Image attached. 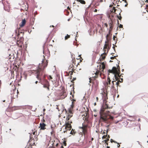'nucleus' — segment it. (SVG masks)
Masks as SVG:
<instances>
[{"instance_id": "obj_58", "label": "nucleus", "mask_w": 148, "mask_h": 148, "mask_svg": "<svg viewBox=\"0 0 148 148\" xmlns=\"http://www.w3.org/2000/svg\"><path fill=\"white\" fill-rule=\"evenodd\" d=\"M93 139H94L93 138H91V140H92H92H93Z\"/></svg>"}, {"instance_id": "obj_29", "label": "nucleus", "mask_w": 148, "mask_h": 148, "mask_svg": "<svg viewBox=\"0 0 148 148\" xmlns=\"http://www.w3.org/2000/svg\"><path fill=\"white\" fill-rule=\"evenodd\" d=\"M110 82H111V80H110V79H109V80L108 81V83H109V84H110Z\"/></svg>"}, {"instance_id": "obj_7", "label": "nucleus", "mask_w": 148, "mask_h": 148, "mask_svg": "<svg viewBox=\"0 0 148 148\" xmlns=\"http://www.w3.org/2000/svg\"><path fill=\"white\" fill-rule=\"evenodd\" d=\"M106 53L105 52L102 54L101 56V59L102 60H104L106 58Z\"/></svg>"}, {"instance_id": "obj_48", "label": "nucleus", "mask_w": 148, "mask_h": 148, "mask_svg": "<svg viewBox=\"0 0 148 148\" xmlns=\"http://www.w3.org/2000/svg\"><path fill=\"white\" fill-rule=\"evenodd\" d=\"M1 80H0V87L1 86Z\"/></svg>"}, {"instance_id": "obj_12", "label": "nucleus", "mask_w": 148, "mask_h": 148, "mask_svg": "<svg viewBox=\"0 0 148 148\" xmlns=\"http://www.w3.org/2000/svg\"><path fill=\"white\" fill-rule=\"evenodd\" d=\"M110 30H109V34H107V35L106 36V37L107 40L108 39V38L109 37H110Z\"/></svg>"}, {"instance_id": "obj_32", "label": "nucleus", "mask_w": 148, "mask_h": 148, "mask_svg": "<svg viewBox=\"0 0 148 148\" xmlns=\"http://www.w3.org/2000/svg\"><path fill=\"white\" fill-rule=\"evenodd\" d=\"M110 138V135H108V139H107V140H109V138Z\"/></svg>"}, {"instance_id": "obj_45", "label": "nucleus", "mask_w": 148, "mask_h": 148, "mask_svg": "<svg viewBox=\"0 0 148 148\" xmlns=\"http://www.w3.org/2000/svg\"><path fill=\"white\" fill-rule=\"evenodd\" d=\"M71 108H73V106L72 105H71Z\"/></svg>"}, {"instance_id": "obj_35", "label": "nucleus", "mask_w": 148, "mask_h": 148, "mask_svg": "<svg viewBox=\"0 0 148 148\" xmlns=\"http://www.w3.org/2000/svg\"><path fill=\"white\" fill-rule=\"evenodd\" d=\"M113 142L114 143L119 144V143H117V142H116L114 140L113 141Z\"/></svg>"}, {"instance_id": "obj_59", "label": "nucleus", "mask_w": 148, "mask_h": 148, "mask_svg": "<svg viewBox=\"0 0 148 148\" xmlns=\"http://www.w3.org/2000/svg\"><path fill=\"white\" fill-rule=\"evenodd\" d=\"M138 121H140V119H138Z\"/></svg>"}, {"instance_id": "obj_46", "label": "nucleus", "mask_w": 148, "mask_h": 148, "mask_svg": "<svg viewBox=\"0 0 148 148\" xmlns=\"http://www.w3.org/2000/svg\"><path fill=\"white\" fill-rule=\"evenodd\" d=\"M53 130H52V131H51V135H52L53 134Z\"/></svg>"}, {"instance_id": "obj_23", "label": "nucleus", "mask_w": 148, "mask_h": 148, "mask_svg": "<svg viewBox=\"0 0 148 148\" xmlns=\"http://www.w3.org/2000/svg\"><path fill=\"white\" fill-rule=\"evenodd\" d=\"M119 27L120 28H123V25L120 24Z\"/></svg>"}, {"instance_id": "obj_39", "label": "nucleus", "mask_w": 148, "mask_h": 148, "mask_svg": "<svg viewBox=\"0 0 148 148\" xmlns=\"http://www.w3.org/2000/svg\"><path fill=\"white\" fill-rule=\"evenodd\" d=\"M76 78L75 77V78H73V80H76Z\"/></svg>"}, {"instance_id": "obj_20", "label": "nucleus", "mask_w": 148, "mask_h": 148, "mask_svg": "<svg viewBox=\"0 0 148 148\" xmlns=\"http://www.w3.org/2000/svg\"><path fill=\"white\" fill-rule=\"evenodd\" d=\"M117 56H114L113 57H110V58L111 60H113V59H114L115 57Z\"/></svg>"}, {"instance_id": "obj_51", "label": "nucleus", "mask_w": 148, "mask_h": 148, "mask_svg": "<svg viewBox=\"0 0 148 148\" xmlns=\"http://www.w3.org/2000/svg\"><path fill=\"white\" fill-rule=\"evenodd\" d=\"M58 143H57L56 145V146H58Z\"/></svg>"}, {"instance_id": "obj_4", "label": "nucleus", "mask_w": 148, "mask_h": 148, "mask_svg": "<svg viewBox=\"0 0 148 148\" xmlns=\"http://www.w3.org/2000/svg\"><path fill=\"white\" fill-rule=\"evenodd\" d=\"M46 125L43 123H40V126L39 127L40 128V129L42 130H44L46 129L45 127Z\"/></svg>"}, {"instance_id": "obj_57", "label": "nucleus", "mask_w": 148, "mask_h": 148, "mask_svg": "<svg viewBox=\"0 0 148 148\" xmlns=\"http://www.w3.org/2000/svg\"><path fill=\"white\" fill-rule=\"evenodd\" d=\"M127 4H126L125 5V7H127Z\"/></svg>"}, {"instance_id": "obj_2", "label": "nucleus", "mask_w": 148, "mask_h": 148, "mask_svg": "<svg viewBox=\"0 0 148 148\" xmlns=\"http://www.w3.org/2000/svg\"><path fill=\"white\" fill-rule=\"evenodd\" d=\"M111 108H112V107L111 108L109 107L107 104H105V105L102 106L99 112L100 117V119L103 121L106 122L110 119H113V117L112 116H110L108 114L110 112L109 111H107V113L104 112L105 109H110Z\"/></svg>"}, {"instance_id": "obj_31", "label": "nucleus", "mask_w": 148, "mask_h": 148, "mask_svg": "<svg viewBox=\"0 0 148 148\" xmlns=\"http://www.w3.org/2000/svg\"><path fill=\"white\" fill-rule=\"evenodd\" d=\"M113 141H114V140H113L112 139H110V142L111 143H112L113 142Z\"/></svg>"}, {"instance_id": "obj_47", "label": "nucleus", "mask_w": 148, "mask_h": 148, "mask_svg": "<svg viewBox=\"0 0 148 148\" xmlns=\"http://www.w3.org/2000/svg\"><path fill=\"white\" fill-rule=\"evenodd\" d=\"M114 76L115 78V79H116V80H117V79H116V75H114Z\"/></svg>"}, {"instance_id": "obj_11", "label": "nucleus", "mask_w": 148, "mask_h": 148, "mask_svg": "<svg viewBox=\"0 0 148 148\" xmlns=\"http://www.w3.org/2000/svg\"><path fill=\"white\" fill-rule=\"evenodd\" d=\"M115 69V70H116V67L114 66L112 67V70H108V72L110 73H112V69Z\"/></svg>"}, {"instance_id": "obj_1", "label": "nucleus", "mask_w": 148, "mask_h": 148, "mask_svg": "<svg viewBox=\"0 0 148 148\" xmlns=\"http://www.w3.org/2000/svg\"><path fill=\"white\" fill-rule=\"evenodd\" d=\"M42 65V67H40V65L39 64V65L36 70H35V74L36 75V78L40 81L39 82H40L41 84L43 85V87L47 88L48 90H49V82L45 79V76L43 75L44 72V69H45L47 65V63L44 66Z\"/></svg>"}, {"instance_id": "obj_14", "label": "nucleus", "mask_w": 148, "mask_h": 148, "mask_svg": "<svg viewBox=\"0 0 148 148\" xmlns=\"http://www.w3.org/2000/svg\"><path fill=\"white\" fill-rule=\"evenodd\" d=\"M109 25L110 26V28L111 29H112V28H113V25L111 23H109Z\"/></svg>"}, {"instance_id": "obj_62", "label": "nucleus", "mask_w": 148, "mask_h": 148, "mask_svg": "<svg viewBox=\"0 0 148 148\" xmlns=\"http://www.w3.org/2000/svg\"><path fill=\"white\" fill-rule=\"evenodd\" d=\"M107 148H110V147L107 146Z\"/></svg>"}, {"instance_id": "obj_36", "label": "nucleus", "mask_w": 148, "mask_h": 148, "mask_svg": "<svg viewBox=\"0 0 148 148\" xmlns=\"http://www.w3.org/2000/svg\"><path fill=\"white\" fill-rule=\"evenodd\" d=\"M107 135V134H106V136L105 135L104 136H103L102 137V138L103 139L104 138V137H105Z\"/></svg>"}, {"instance_id": "obj_19", "label": "nucleus", "mask_w": 148, "mask_h": 148, "mask_svg": "<svg viewBox=\"0 0 148 148\" xmlns=\"http://www.w3.org/2000/svg\"><path fill=\"white\" fill-rule=\"evenodd\" d=\"M69 112L70 114H72V110L71 108L69 109Z\"/></svg>"}, {"instance_id": "obj_25", "label": "nucleus", "mask_w": 148, "mask_h": 148, "mask_svg": "<svg viewBox=\"0 0 148 148\" xmlns=\"http://www.w3.org/2000/svg\"><path fill=\"white\" fill-rule=\"evenodd\" d=\"M63 144L64 146L66 145V142L64 141H63Z\"/></svg>"}, {"instance_id": "obj_55", "label": "nucleus", "mask_w": 148, "mask_h": 148, "mask_svg": "<svg viewBox=\"0 0 148 148\" xmlns=\"http://www.w3.org/2000/svg\"><path fill=\"white\" fill-rule=\"evenodd\" d=\"M66 131H67V130H66L65 131H64V132L65 133V132H66Z\"/></svg>"}, {"instance_id": "obj_43", "label": "nucleus", "mask_w": 148, "mask_h": 148, "mask_svg": "<svg viewBox=\"0 0 148 148\" xmlns=\"http://www.w3.org/2000/svg\"><path fill=\"white\" fill-rule=\"evenodd\" d=\"M91 6V5H90L87 8V9L89 8Z\"/></svg>"}, {"instance_id": "obj_64", "label": "nucleus", "mask_w": 148, "mask_h": 148, "mask_svg": "<svg viewBox=\"0 0 148 148\" xmlns=\"http://www.w3.org/2000/svg\"><path fill=\"white\" fill-rule=\"evenodd\" d=\"M42 121H43V122H45V119H43L42 120Z\"/></svg>"}, {"instance_id": "obj_5", "label": "nucleus", "mask_w": 148, "mask_h": 148, "mask_svg": "<svg viewBox=\"0 0 148 148\" xmlns=\"http://www.w3.org/2000/svg\"><path fill=\"white\" fill-rule=\"evenodd\" d=\"M106 41H105V45H104V48H108V51L110 49V47H111V45H109V44H106Z\"/></svg>"}, {"instance_id": "obj_61", "label": "nucleus", "mask_w": 148, "mask_h": 148, "mask_svg": "<svg viewBox=\"0 0 148 148\" xmlns=\"http://www.w3.org/2000/svg\"><path fill=\"white\" fill-rule=\"evenodd\" d=\"M109 79H110V77H108V81H109Z\"/></svg>"}, {"instance_id": "obj_30", "label": "nucleus", "mask_w": 148, "mask_h": 148, "mask_svg": "<svg viewBox=\"0 0 148 148\" xmlns=\"http://www.w3.org/2000/svg\"><path fill=\"white\" fill-rule=\"evenodd\" d=\"M70 118L69 116H68V117H67L66 119L67 120H69L70 119Z\"/></svg>"}, {"instance_id": "obj_16", "label": "nucleus", "mask_w": 148, "mask_h": 148, "mask_svg": "<svg viewBox=\"0 0 148 148\" xmlns=\"http://www.w3.org/2000/svg\"><path fill=\"white\" fill-rule=\"evenodd\" d=\"M15 32H16V35H17V36H18L19 37V36L20 35L19 32L18 33H17V32L16 30H15Z\"/></svg>"}, {"instance_id": "obj_15", "label": "nucleus", "mask_w": 148, "mask_h": 148, "mask_svg": "<svg viewBox=\"0 0 148 148\" xmlns=\"http://www.w3.org/2000/svg\"><path fill=\"white\" fill-rule=\"evenodd\" d=\"M70 37V36L68 34H67L66 36H65V40H67L68 38H69Z\"/></svg>"}, {"instance_id": "obj_42", "label": "nucleus", "mask_w": 148, "mask_h": 148, "mask_svg": "<svg viewBox=\"0 0 148 148\" xmlns=\"http://www.w3.org/2000/svg\"><path fill=\"white\" fill-rule=\"evenodd\" d=\"M97 10L96 9H95V10H94V12H97Z\"/></svg>"}, {"instance_id": "obj_22", "label": "nucleus", "mask_w": 148, "mask_h": 148, "mask_svg": "<svg viewBox=\"0 0 148 148\" xmlns=\"http://www.w3.org/2000/svg\"><path fill=\"white\" fill-rule=\"evenodd\" d=\"M113 10H114V12H116V10L115 9V7H113Z\"/></svg>"}, {"instance_id": "obj_18", "label": "nucleus", "mask_w": 148, "mask_h": 148, "mask_svg": "<svg viewBox=\"0 0 148 148\" xmlns=\"http://www.w3.org/2000/svg\"><path fill=\"white\" fill-rule=\"evenodd\" d=\"M2 38V34H0V40L2 42L3 41V40Z\"/></svg>"}, {"instance_id": "obj_26", "label": "nucleus", "mask_w": 148, "mask_h": 148, "mask_svg": "<svg viewBox=\"0 0 148 148\" xmlns=\"http://www.w3.org/2000/svg\"><path fill=\"white\" fill-rule=\"evenodd\" d=\"M121 81H120L119 82H123V79L122 78H121Z\"/></svg>"}, {"instance_id": "obj_49", "label": "nucleus", "mask_w": 148, "mask_h": 148, "mask_svg": "<svg viewBox=\"0 0 148 148\" xmlns=\"http://www.w3.org/2000/svg\"><path fill=\"white\" fill-rule=\"evenodd\" d=\"M38 83V81H36L35 82V83H36V84H37Z\"/></svg>"}, {"instance_id": "obj_37", "label": "nucleus", "mask_w": 148, "mask_h": 148, "mask_svg": "<svg viewBox=\"0 0 148 148\" xmlns=\"http://www.w3.org/2000/svg\"><path fill=\"white\" fill-rule=\"evenodd\" d=\"M81 56V55H79L78 56V57H79V58H77V59H79V58H80V56Z\"/></svg>"}, {"instance_id": "obj_24", "label": "nucleus", "mask_w": 148, "mask_h": 148, "mask_svg": "<svg viewBox=\"0 0 148 148\" xmlns=\"http://www.w3.org/2000/svg\"><path fill=\"white\" fill-rule=\"evenodd\" d=\"M116 38V37L115 36H113V40L115 41V38Z\"/></svg>"}, {"instance_id": "obj_54", "label": "nucleus", "mask_w": 148, "mask_h": 148, "mask_svg": "<svg viewBox=\"0 0 148 148\" xmlns=\"http://www.w3.org/2000/svg\"><path fill=\"white\" fill-rule=\"evenodd\" d=\"M117 146L118 147H120V145H117Z\"/></svg>"}, {"instance_id": "obj_40", "label": "nucleus", "mask_w": 148, "mask_h": 148, "mask_svg": "<svg viewBox=\"0 0 148 148\" xmlns=\"http://www.w3.org/2000/svg\"><path fill=\"white\" fill-rule=\"evenodd\" d=\"M123 1H124L125 2L127 3L126 0H122Z\"/></svg>"}, {"instance_id": "obj_60", "label": "nucleus", "mask_w": 148, "mask_h": 148, "mask_svg": "<svg viewBox=\"0 0 148 148\" xmlns=\"http://www.w3.org/2000/svg\"><path fill=\"white\" fill-rule=\"evenodd\" d=\"M124 71V69H122L121 71H122V72H123Z\"/></svg>"}, {"instance_id": "obj_21", "label": "nucleus", "mask_w": 148, "mask_h": 148, "mask_svg": "<svg viewBox=\"0 0 148 148\" xmlns=\"http://www.w3.org/2000/svg\"><path fill=\"white\" fill-rule=\"evenodd\" d=\"M116 66H117L119 70V71H120V67H119V64H116ZM120 73V71H119V74Z\"/></svg>"}, {"instance_id": "obj_8", "label": "nucleus", "mask_w": 148, "mask_h": 148, "mask_svg": "<svg viewBox=\"0 0 148 148\" xmlns=\"http://www.w3.org/2000/svg\"><path fill=\"white\" fill-rule=\"evenodd\" d=\"M67 127L68 128L67 130H71V129L72 127V126L71 125V124L69 123L67 125H66V127H65V128L66 129V128Z\"/></svg>"}, {"instance_id": "obj_56", "label": "nucleus", "mask_w": 148, "mask_h": 148, "mask_svg": "<svg viewBox=\"0 0 148 148\" xmlns=\"http://www.w3.org/2000/svg\"><path fill=\"white\" fill-rule=\"evenodd\" d=\"M114 81H112V84H113V85H114Z\"/></svg>"}, {"instance_id": "obj_3", "label": "nucleus", "mask_w": 148, "mask_h": 148, "mask_svg": "<svg viewBox=\"0 0 148 148\" xmlns=\"http://www.w3.org/2000/svg\"><path fill=\"white\" fill-rule=\"evenodd\" d=\"M18 92V90H17V93H16V90H13L12 91H11V99H15L17 97V92Z\"/></svg>"}, {"instance_id": "obj_53", "label": "nucleus", "mask_w": 148, "mask_h": 148, "mask_svg": "<svg viewBox=\"0 0 148 148\" xmlns=\"http://www.w3.org/2000/svg\"><path fill=\"white\" fill-rule=\"evenodd\" d=\"M94 106H96V102L95 103H94Z\"/></svg>"}, {"instance_id": "obj_27", "label": "nucleus", "mask_w": 148, "mask_h": 148, "mask_svg": "<svg viewBox=\"0 0 148 148\" xmlns=\"http://www.w3.org/2000/svg\"><path fill=\"white\" fill-rule=\"evenodd\" d=\"M104 25L106 27H108V25L106 23H104Z\"/></svg>"}, {"instance_id": "obj_13", "label": "nucleus", "mask_w": 148, "mask_h": 148, "mask_svg": "<svg viewBox=\"0 0 148 148\" xmlns=\"http://www.w3.org/2000/svg\"><path fill=\"white\" fill-rule=\"evenodd\" d=\"M79 2H80V3L83 4H85V1L83 0H79Z\"/></svg>"}, {"instance_id": "obj_52", "label": "nucleus", "mask_w": 148, "mask_h": 148, "mask_svg": "<svg viewBox=\"0 0 148 148\" xmlns=\"http://www.w3.org/2000/svg\"><path fill=\"white\" fill-rule=\"evenodd\" d=\"M61 148H64V147L62 145L61 147Z\"/></svg>"}, {"instance_id": "obj_41", "label": "nucleus", "mask_w": 148, "mask_h": 148, "mask_svg": "<svg viewBox=\"0 0 148 148\" xmlns=\"http://www.w3.org/2000/svg\"><path fill=\"white\" fill-rule=\"evenodd\" d=\"M112 48L114 49V51H115L114 47V46H113V47H112Z\"/></svg>"}, {"instance_id": "obj_10", "label": "nucleus", "mask_w": 148, "mask_h": 148, "mask_svg": "<svg viewBox=\"0 0 148 148\" xmlns=\"http://www.w3.org/2000/svg\"><path fill=\"white\" fill-rule=\"evenodd\" d=\"M101 65H102L101 68L103 70L105 68V66L104 64V62H102L101 63Z\"/></svg>"}, {"instance_id": "obj_44", "label": "nucleus", "mask_w": 148, "mask_h": 148, "mask_svg": "<svg viewBox=\"0 0 148 148\" xmlns=\"http://www.w3.org/2000/svg\"><path fill=\"white\" fill-rule=\"evenodd\" d=\"M51 129H52V130H53V129H52L53 127H52V125H51Z\"/></svg>"}, {"instance_id": "obj_9", "label": "nucleus", "mask_w": 148, "mask_h": 148, "mask_svg": "<svg viewBox=\"0 0 148 148\" xmlns=\"http://www.w3.org/2000/svg\"><path fill=\"white\" fill-rule=\"evenodd\" d=\"M76 133V132L74 130L72 129L71 131L70 132V134L72 135H74Z\"/></svg>"}, {"instance_id": "obj_33", "label": "nucleus", "mask_w": 148, "mask_h": 148, "mask_svg": "<svg viewBox=\"0 0 148 148\" xmlns=\"http://www.w3.org/2000/svg\"><path fill=\"white\" fill-rule=\"evenodd\" d=\"M72 115H68V116H69V117H70V118L72 116Z\"/></svg>"}, {"instance_id": "obj_34", "label": "nucleus", "mask_w": 148, "mask_h": 148, "mask_svg": "<svg viewBox=\"0 0 148 148\" xmlns=\"http://www.w3.org/2000/svg\"><path fill=\"white\" fill-rule=\"evenodd\" d=\"M107 141H108L107 140H104L103 142H104L105 143H106Z\"/></svg>"}, {"instance_id": "obj_6", "label": "nucleus", "mask_w": 148, "mask_h": 148, "mask_svg": "<svg viewBox=\"0 0 148 148\" xmlns=\"http://www.w3.org/2000/svg\"><path fill=\"white\" fill-rule=\"evenodd\" d=\"M26 21L25 19H23L22 20V22H21V24L20 25V27H23V26L26 23Z\"/></svg>"}, {"instance_id": "obj_17", "label": "nucleus", "mask_w": 148, "mask_h": 148, "mask_svg": "<svg viewBox=\"0 0 148 148\" xmlns=\"http://www.w3.org/2000/svg\"><path fill=\"white\" fill-rule=\"evenodd\" d=\"M117 17L119 18V20H121L122 18V17L121 16H119L118 15H117Z\"/></svg>"}, {"instance_id": "obj_50", "label": "nucleus", "mask_w": 148, "mask_h": 148, "mask_svg": "<svg viewBox=\"0 0 148 148\" xmlns=\"http://www.w3.org/2000/svg\"><path fill=\"white\" fill-rule=\"evenodd\" d=\"M43 111V112H45V108L44 109Z\"/></svg>"}, {"instance_id": "obj_28", "label": "nucleus", "mask_w": 148, "mask_h": 148, "mask_svg": "<svg viewBox=\"0 0 148 148\" xmlns=\"http://www.w3.org/2000/svg\"><path fill=\"white\" fill-rule=\"evenodd\" d=\"M119 83L118 82H117L116 83V84L117 85V87L119 85Z\"/></svg>"}, {"instance_id": "obj_63", "label": "nucleus", "mask_w": 148, "mask_h": 148, "mask_svg": "<svg viewBox=\"0 0 148 148\" xmlns=\"http://www.w3.org/2000/svg\"><path fill=\"white\" fill-rule=\"evenodd\" d=\"M5 100H3V102H5Z\"/></svg>"}, {"instance_id": "obj_38", "label": "nucleus", "mask_w": 148, "mask_h": 148, "mask_svg": "<svg viewBox=\"0 0 148 148\" xmlns=\"http://www.w3.org/2000/svg\"><path fill=\"white\" fill-rule=\"evenodd\" d=\"M76 43L75 42H73V45H76Z\"/></svg>"}]
</instances>
